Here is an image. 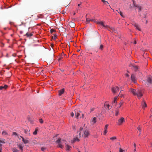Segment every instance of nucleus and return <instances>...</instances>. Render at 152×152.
I'll use <instances>...</instances> for the list:
<instances>
[{"mask_svg":"<svg viewBox=\"0 0 152 152\" xmlns=\"http://www.w3.org/2000/svg\"><path fill=\"white\" fill-rule=\"evenodd\" d=\"M95 47L96 48L102 50L103 48V45L101 44V41L100 38V36L99 35L98 42L96 45Z\"/></svg>","mask_w":152,"mask_h":152,"instance_id":"nucleus-1","label":"nucleus"},{"mask_svg":"<svg viewBox=\"0 0 152 152\" xmlns=\"http://www.w3.org/2000/svg\"><path fill=\"white\" fill-rule=\"evenodd\" d=\"M65 141V140H61V139H58L56 141V142L58 144V146L59 147L61 148H64V145H62L63 142Z\"/></svg>","mask_w":152,"mask_h":152,"instance_id":"nucleus-2","label":"nucleus"},{"mask_svg":"<svg viewBox=\"0 0 152 152\" xmlns=\"http://www.w3.org/2000/svg\"><path fill=\"white\" fill-rule=\"evenodd\" d=\"M136 95L137 96L138 99H140L143 96V94L140 90L137 89Z\"/></svg>","mask_w":152,"mask_h":152,"instance_id":"nucleus-3","label":"nucleus"},{"mask_svg":"<svg viewBox=\"0 0 152 152\" xmlns=\"http://www.w3.org/2000/svg\"><path fill=\"white\" fill-rule=\"evenodd\" d=\"M31 22V20L28 18H27L24 21L22 22L21 24L20 25V26H21L22 25H23L24 26H26V24H30V23Z\"/></svg>","mask_w":152,"mask_h":152,"instance_id":"nucleus-4","label":"nucleus"},{"mask_svg":"<svg viewBox=\"0 0 152 152\" xmlns=\"http://www.w3.org/2000/svg\"><path fill=\"white\" fill-rule=\"evenodd\" d=\"M136 79L137 77L134 74H132L131 76V80L133 82L135 83Z\"/></svg>","mask_w":152,"mask_h":152,"instance_id":"nucleus-5","label":"nucleus"},{"mask_svg":"<svg viewBox=\"0 0 152 152\" xmlns=\"http://www.w3.org/2000/svg\"><path fill=\"white\" fill-rule=\"evenodd\" d=\"M125 121L123 117H121L120 119H119L118 120L117 124L119 125H120L122 124V123Z\"/></svg>","mask_w":152,"mask_h":152,"instance_id":"nucleus-6","label":"nucleus"},{"mask_svg":"<svg viewBox=\"0 0 152 152\" xmlns=\"http://www.w3.org/2000/svg\"><path fill=\"white\" fill-rule=\"evenodd\" d=\"M119 90V88L117 86L113 87L112 89V91L114 93H116Z\"/></svg>","mask_w":152,"mask_h":152,"instance_id":"nucleus-7","label":"nucleus"},{"mask_svg":"<svg viewBox=\"0 0 152 152\" xmlns=\"http://www.w3.org/2000/svg\"><path fill=\"white\" fill-rule=\"evenodd\" d=\"M89 134V131L87 130H86L84 132V134L82 136L84 137H87L88 136Z\"/></svg>","mask_w":152,"mask_h":152,"instance_id":"nucleus-8","label":"nucleus"},{"mask_svg":"<svg viewBox=\"0 0 152 152\" xmlns=\"http://www.w3.org/2000/svg\"><path fill=\"white\" fill-rule=\"evenodd\" d=\"M74 112H75V117L77 118H78L79 117H80V113H81V112L80 111H75L74 110Z\"/></svg>","mask_w":152,"mask_h":152,"instance_id":"nucleus-9","label":"nucleus"},{"mask_svg":"<svg viewBox=\"0 0 152 152\" xmlns=\"http://www.w3.org/2000/svg\"><path fill=\"white\" fill-rule=\"evenodd\" d=\"M129 91L130 92L132 93V94L133 95L135 96L136 93L137 91V89L135 90L133 88H131L129 90Z\"/></svg>","mask_w":152,"mask_h":152,"instance_id":"nucleus-10","label":"nucleus"},{"mask_svg":"<svg viewBox=\"0 0 152 152\" xmlns=\"http://www.w3.org/2000/svg\"><path fill=\"white\" fill-rule=\"evenodd\" d=\"M80 137V132L79 134V137L77 136L76 137H75L74 139V140L73 142V143L75 142V141H79V139H78V137Z\"/></svg>","mask_w":152,"mask_h":152,"instance_id":"nucleus-11","label":"nucleus"},{"mask_svg":"<svg viewBox=\"0 0 152 152\" xmlns=\"http://www.w3.org/2000/svg\"><path fill=\"white\" fill-rule=\"evenodd\" d=\"M97 24L99 25H101L104 27H108V26L107 25H105L104 24L103 22L102 21L98 22H97Z\"/></svg>","mask_w":152,"mask_h":152,"instance_id":"nucleus-12","label":"nucleus"},{"mask_svg":"<svg viewBox=\"0 0 152 152\" xmlns=\"http://www.w3.org/2000/svg\"><path fill=\"white\" fill-rule=\"evenodd\" d=\"M147 81L149 83L152 84V77H148L147 79Z\"/></svg>","mask_w":152,"mask_h":152,"instance_id":"nucleus-13","label":"nucleus"},{"mask_svg":"<svg viewBox=\"0 0 152 152\" xmlns=\"http://www.w3.org/2000/svg\"><path fill=\"white\" fill-rule=\"evenodd\" d=\"M96 117H94L91 120V124L93 125L96 122Z\"/></svg>","mask_w":152,"mask_h":152,"instance_id":"nucleus-14","label":"nucleus"},{"mask_svg":"<svg viewBox=\"0 0 152 152\" xmlns=\"http://www.w3.org/2000/svg\"><path fill=\"white\" fill-rule=\"evenodd\" d=\"M69 26L72 28H74L75 27V23L72 22H70L69 23Z\"/></svg>","mask_w":152,"mask_h":152,"instance_id":"nucleus-15","label":"nucleus"},{"mask_svg":"<svg viewBox=\"0 0 152 152\" xmlns=\"http://www.w3.org/2000/svg\"><path fill=\"white\" fill-rule=\"evenodd\" d=\"M108 124H106L104 128V135H105L107 133V127H108Z\"/></svg>","mask_w":152,"mask_h":152,"instance_id":"nucleus-16","label":"nucleus"},{"mask_svg":"<svg viewBox=\"0 0 152 152\" xmlns=\"http://www.w3.org/2000/svg\"><path fill=\"white\" fill-rule=\"evenodd\" d=\"M20 137L22 139V141L23 142L24 144H26L28 143L29 142V141L25 139L22 136H20Z\"/></svg>","mask_w":152,"mask_h":152,"instance_id":"nucleus-17","label":"nucleus"},{"mask_svg":"<svg viewBox=\"0 0 152 152\" xmlns=\"http://www.w3.org/2000/svg\"><path fill=\"white\" fill-rule=\"evenodd\" d=\"M134 26L136 28V29H137L139 31H140L141 30L140 28V26L138 24L135 23L134 24Z\"/></svg>","mask_w":152,"mask_h":152,"instance_id":"nucleus-18","label":"nucleus"},{"mask_svg":"<svg viewBox=\"0 0 152 152\" xmlns=\"http://www.w3.org/2000/svg\"><path fill=\"white\" fill-rule=\"evenodd\" d=\"M86 20L87 22H88L89 21H92L93 22H96V20L95 19H91L89 18H87L86 17Z\"/></svg>","mask_w":152,"mask_h":152,"instance_id":"nucleus-19","label":"nucleus"},{"mask_svg":"<svg viewBox=\"0 0 152 152\" xmlns=\"http://www.w3.org/2000/svg\"><path fill=\"white\" fill-rule=\"evenodd\" d=\"M142 108H144L147 107V105L146 103L143 101L142 103Z\"/></svg>","mask_w":152,"mask_h":152,"instance_id":"nucleus-20","label":"nucleus"},{"mask_svg":"<svg viewBox=\"0 0 152 152\" xmlns=\"http://www.w3.org/2000/svg\"><path fill=\"white\" fill-rule=\"evenodd\" d=\"M64 91V88H63L62 89L60 90L59 91V95H61V94H63Z\"/></svg>","mask_w":152,"mask_h":152,"instance_id":"nucleus-21","label":"nucleus"},{"mask_svg":"<svg viewBox=\"0 0 152 152\" xmlns=\"http://www.w3.org/2000/svg\"><path fill=\"white\" fill-rule=\"evenodd\" d=\"M8 87L7 85H4V86H0V90H2L3 89H6Z\"/></svg>","mask_w":152,"mask_h":152,"instance_id":"nucleus-22","label":"nucleus"},{"mask_svg":"<svg viewBox=\"0 0 152 152\" xmlns=\"http://www.w3.org/2000/svg\"><path fill=\"white\" fill-rule=\"evenodd\" d=\"M66 150L67 151H69L70 150V148H71V147L68 145H66Z\"/></svg>","mask_w":152,"mask_h":152,"instance_id":"nucleus-23","label":"nucleus"},{"mask_svg":"<svg viewBox=\"0 0 152 152\" xmlns=\"http://www.w3.org/2000/svg\"><path fill=\"white\" fill-rule=\"evenodd\" d=\"M13 152H20L19 151L15 148H13L12 149Z\"/></svg>","mask_w":152,"mask_h":152,"instance_id":"nucleus-24","label":"nucleus"},{"mask_svg":"<svg viewBox=\"0 0 152 152\" xmlns=\"http://www.w3.org/2000/svg\"><path fill=\"white\" fill-rule=\"evenodd\" d=\"M2 135L5 136H7L8 135V134L6 131H4L2 132Z\"/></svg>","mask_w":152,"mask_h":152,"instance_id":"nucleus-25","label":"nucleus"},{"mask_svg":"<svg viewBox=\"0 0 152 152\" xmlns=\"http://www.w3.org/2000/svg\"><path fill=\"white\" fill-rule=\"evenodd\" d=\"M17 145L21 151H23V147L20 144H17Z\"/></svg>","mask_w":152,"mask_h":152,"instance_id":"nucleus-26","label":"nucleus"},{"mask_svg":"<svg viewBox=\"0 0 152 152\" xmlns=\"http://www.w3.org/2000/svg\"><path fill=\"white\" fill-rule=\"evenodd\" d=\"M133 67L134 68V70L135 71H137V70H138L139 69V67L137 66H136V65L133 66Z\"/></svg>","mask_w":152,"mask_h":152,"instance_id":"nucleus-27","label":"nucleus"},{"mask_svg":"<svg viewBox=\"0 0 152 152\" xmlns=\"http://www.w3.org/2000/svg\"><path fill=\"white\" fill-rule=\"evenodd\" d=\"M108 27L110 29V30L108 29V30H109L110 31H111L112 32H113L115 31V29L113 27H109L108 26Z\"/></svg>","mask_w":152,"mask_h":152,"instance_id":"nucleus-28","label":"nucleus"},{"mask_svg":"<svg viewBox=\"0 0 152 152\" xmlns=\"http://www.w3.org/2000/svg\"><path fill=\"white\" fill-rule=\"evenodd\" d=\"M115 115L116 116H117L118 114V113H119V110H118V109H116L115 110Z\"/></svg>","mask_w":152,"mask_h":152,"instance_id":"nucleus-29","label":"nucleus"},{"mask_svg":"<svg viewBox=\"0 0 152 152\" xmlns=\"http://www.w3.org/2000/svg\"><path fill=\"white\" fill-rule=\"evenodd\" d=\"M26 35L28 37L31 36L32 35V34L31 33H27Z\"/></svg>","mask_w":152,"mask_h":152,"instance_id":"nucleus-30","label":"nucleus"},{"mask_svg":"<svg viewBox=\"0 0 152 152\" xmlns=\"http://www.w3.org/2000/svg\"><path fill=\"white\" fill-rule=\"evenodd\" d=\"M133 4H134V6L138 7L139 8V9L140 11L141 10V7H139L137 5H136L134 4V2H133Z\"/></svg>","mask_w":152,"mask_h":152,"instance_id":"nucleus-31","label":"nucleus"},{"mask_svg":"<svg viewBox=\"0 0 152 152\" xmlns=\"http://www.w3.org/2000/svg\"><path fill=\"white\" fill-rule=\"evenodd\" d=\"M5 143V142L4 141L2 140H0V147H2V145L1 144V143Z\"/></svg>","mask_w":152,"mask_h":152,"instance_id":"nucleus-32","label":"nucleus"},{"mask_svg":"<svg viewBox=\"0 0 152 152\" xmlns=\"http://www.w3.org/2000/svg\"><path fill=\"white\" fill-rule=\"evenodd\" d=\"M116 139V137H113L110 138V139L113 140Z\"/></svg>","mask_w":152,"mask_h":152,"instance_id":"nucleus-33","label":"nucleus"},{"mask_svg":"<svg viewBox=\"0 0 152 152\" xmlns=\"http://www.w3.org/2000/svg\"><path fill=\"white\" fill-rule=\"evenodd\" d=\"M118 12L120 14L121 16L122 17L123 16V13L121 11H120V10H119V11H118Z\"/></svg>","mask_w":152,"mask_h":152,"instance_id":"nucleus-34","label":"nucleus"},{"mask_svg":"<svg viewBox=\"0 0 152 152\" xmlns=\"http://www.w3.org/2000/svg\"><path fill=\"white\" fill-rule=\"evenodd\" d=\"M46 148L45 147H42L41 148V150L42 151H44Z\"/></svg>","mask_w":152,"mask_h":152,"instance_id":"nucleus-35","label":"nucleus"},{"mask_svg":"<svg viewBox=\"0 0 152 152\" xmlns=\"http://www.w3.org/2000/svg\"><path fill=\"white\" fill-rule=\"evenodd\" d=\"M116 101L115 100H114L113 101V102H112V104H115V106L116 105Z\"/></svg>","mask_w":152,"mask_h":152,"instance_id":"nucleus-36","label":"nucleus"},{"mask_svg":"<svg viewBox=\"0 0 152 152\" xmlns=\"http://www.w3.org/2000/svg\"><path fill=\"white\" fill-rule=\"evenodd\" d=\"M37 129H36L35 130V131H34L33 133V134L34 135H36L37 134Z\"/></svg>","mask_w":152,"mask_h":152,"instance_id":"nucleus-37","label":"nucleus"},{"mask_svg":"<svg viewBox=\"0 0 152 152\" xmlns=\"http://www.w3.org/2000/svg\"><path fill=\"white\" fill-rule=\"evenodd\" d=\"M137 129L140 132H141V129L140 126L138 127L137 128Z\"/></svg>","mask_w":152,"mask_h":152,"instance_id":"nucleus-38","label":"nucleus"},{"mask_svg":"<svg viewBox=\"0 0 152 152\" xmlns=\"http://www.w3.org/2000/svg\"><path fill=\"white\" fill-rule=\"evenodd\" d=\"M29 131L30 130H29L28 131V130L26 129L24 130V133L26 134H27L28 132H29Z\"/></svg>","mask_w":152,"mask_h":152,"instance_id":"nucleus-39","label":"nucleus"},{"mask_svg":"<svg viewBox=\"0 0 152 152\" xmlns=\"http://www.w3.org/2000/svg\"><path fill=\"white\" fill-rule=\"evenodd\" d=\"M55 31V30L53 29H52L50 30V32L51 33H52L54 32Z\"/></svg>","mask_w":152,"mask_h":152,"instance_id":"nucleus-40","label":"nucleus"},{"mask_svg":"<svg viewBox=\"0 0 152 152\" xmlns=\"http://www.w3.org/2000/svg\"><path fill=\"white\" fill-rule=\"evenodd\" d=\"M101 1L105 4H106V3H108V2L107 1H105V0H101Z\"/></svg>","mask_w":152,"mask_h":152,"instance_id":"nucleus-41","label":"nucleus"},{"mask_svg":"<svg viewBox=\"0 0 152 152\" xmlns=\"http://www.w3.org/2000/svg\"><path fill=\"white\" fill-rule=\"evenodd\" d=\"M57 38V35H56V34H55V35L54 36V37H53V39H55Z\"/></svg>","mask_w":152,"mask_h":152,"instance_id":"nucleus-42","label":"nucleus"},{"mask_svg":"<svg viewBox=\"0 0 152 152\" xmlns=\"http://www.w3.org/2000/svg\"><path fill=\"white\" fill-rule=\"evenodd\" d=\"M39 122L41 123L42 124L43 122V120H42V119H39Z\"/></svg>","mask_w":152,"mask_h":152,"instance_id":"nucleus-43","label":"nucleus"},{"mask_svg":"<svg viewBox=\"0 0 152 152\" xmlns=\"http://www.w3.org/2000/svg\"><path fill=\"white\" fill-rule=\"evenodd\" d=\"M12 135H16V136H17L18 134L15 132H13V133H12Z\"/></svg>","mask_w":152,"mask_h":152,"instance_id":"nucleus-44","label":"nucleus"},{"mask_svg":"<svg viewBox=\"0 0 152 152\" xmlns=\"http://www.w3.org/2000/svg\"><path fill=\"white\" fill-rule=\"evenodd\" d=\"M123 151L124 150L123 149H121V148H120L119 152H123Z\"/></svg>","mask_w":152,"mask_h":152,"instance_id":"nucleus-45","label":"nucleus"},{"mask_svg":"<svg viewBox=\"0 0 152 152\" xmlns=\"http://www.w3.org/2000/svg\"><path fill=\"white\" fill-rule=\"evenodd\" d=\"M123 102H121L120 103H119V104H120V107H121V105L123 104Z\"/></svg>","mask_w":152,"mask_h":152,"instance_id":"nucleus-46","label":"nucleus"},{"mask_svg":"<svg viewBox=\"0 0 152 152\" xmlns=\"http://www.w3.org/2000/svg\"><path fill=\"white\" fill-rule=\"evenodd\" d=\"M71 116H72V117H73L74 116V113L73 112H72L71 114Z\"/></svg>","mask_w":152,"mask_h":152,"instance_id":"nucleus-47","label":"nucleus"},{"mask_svg":"<svg viewBox=\"0 0 152 152\" xmlns=\"http://www.w3.org/2000/svg\"><path fill=\"white\" fill-rule=\"evenodd\" d=\"M117 96H115L114 97V100H115L116 101V99H117Z\"/></svg>","mask_w":152,"mask_h":152,"instance_id":"nucleus-48","label":"nucleus"},{"mask_svg":"<svg viewBox=\"0 0 152 152\" xmlns=\"http://www.w3.org/2000/svg\"><path fill=\"white\" fill-rule=\"evenodd\" d=\"M134 147L135 148H136V145L135 144V143H134Z\"/></svg>","mask_w":152,"mask_h":152,"instance_id":"nucleus-49","label":"nucleus"},{"mask_svg":"<svg viewBox=\"0 0 152 152\" xmlns=\"http://www.w3.org/2000/svg\"><path fill=\"white\" fill-rule=\"evenodd\" d=\"M83 129V128L82 127H81L80 128V131L82 130Z\"/></svg>","mask_w":152,"mask_h":152,"instance_id":"nucleus-50","label":"nucleus"},{"mask_svg":"<svg viewBox=\"0 0 152 152\" xmlns=\"http://www.w3.org/2000/svg\"><path fill=\"white\" fill-rule=\"evenodd\" d=\"M2 147H0V152H1L2 151Z\"/></svg>","mask_w":152,"mask_h":152,"instance_id":"nucleus-51","label":"nucleus"},{"mask_svg":"<svg viewBox=\"0 0 152 152\" xmlns=\"http://www.w3.org/2000/svg\"><path fill=\"white\" fill-rule=\"evenodd\" d=\"M107 107L109 109V107H110L109 104H107Z\"/></svg>","mask_w":152,"mask_h":152,"instance_id":"nucleus-52","label":"nucleus"},{"mask_svg":"<svg viewBox=\"0 0 152 152\" xmlns=\"http://www.w3.org/2000/svg\"><path fill=\"white\" fill-rule=\"evenodd\" d=\"M94 110V108H92L91 109V111H93Z\"/></svg>","mask_w":152,"mask_h":152,"instance_id":"nucleus-53","label":"nucleus"},{"mask_svg":"<svg viewBox=\"0 0 152 152\" xmlns=\"http://www.w3.org/2000/svg\"><path fill=\"white\" fill-rule=\"evenodd\" d=\"M66 12V10H63V13L64 12L65 13Z\"/></svg>","mask_w":152,"mask_h":152,"instance_id":"nucleus-54","label":"nucleus"},{"mask_svg":"<svg viewBox=\"0 0 152 152\" xmlns=\"http://www.w3.org/2000/svg\"><path fill=\"white\" fill-rule=\"evenodd\" d=\"M17 136L18 138H19L20 137V136L19 134H18Z\"/></svg>","mask_w":152,"mask_h":152,"instance_id":"nucleus-55","label":"nucleus"},{"mask_svg":"<svg viewBox=\"0 0 152 152\" xmlns=\"http://www.w3.org/2000/svg\"><path fill=\"white\" fill-rule=\"evenodd\" d=\"M126 76L127 77H129V75L127 74H126Z\"/></svg>","mask_w":152,"mask_h":152,"instance_id":"nucleus-56","label":"nucleus"},{"mask_svg":"<svg viewBox=\"0 0 152 152\" xmlns=\"http://www.w3.org/2000/svg\"><path fill=\"white\" fill-rule=\"evenodd\" d=\"M13 23L12 22H10V23L12 25V24Z\"/></svg>","mask_w":152,"mask_h":152,"instance_id":"nucleus-57","label":"nucleus"},{"mask_svg":"<svg viewBox=\"0 0 152 152\" xmlns=\"http://www.w3.org/2000/svg\"><path fill=\"white\" fill-rule=\"evenodd\" d=\"M61 58H58V60L59 61H60L61 59Z\"/></svg>","mask_w":152,"mask_h":152,"instance_id":"nucleus-58","label":"nucleus"},{"mask_svg":"<svg viewBox=\"0 0 152 152\" xmlns=\"http://www.w3.org/2000/svg\"><path fill=\"white\" fill-rule=\"evenodd\" d=\"M134 44H136V41L135 40L134 41Z\"/></svg>","mask_w":152,"mask_h":152,"instance_id":"nucleus-59","label":"nucleus"},{"mask_svg":"<svg viewBox=\"0 0 152 152\" xmlns=\"http://www.w3.org/2000/svg\"><path fill=\"white\" fill-rule=\"evenodd\" d=\"M136 151V148H134V152H135V151Z\"/></svg>","mask_w":152,"mask_h":152,"instance_id":"nucleus-60","label":"nucleus"},{"mask_svg":"<svg viewBox=\"0 0 152 152\" xmlns=\"http://www.w3.org/2000/svg\"><path fill=\"white\" fill-rule=\"evenodd\" d=\"M120 88L121 89H122L123 88V87L122 86H121L120 87Z\"/></svg>","mask_w":152,"mask_h":152,"instance_id":"nucleus-61","label":"nucleus"},{"mask_svg":"<svg viewBox=\"0 0 152 152\" xmlns=\"http://www.w3.org/2000/svg\"><path fill=\"white\" fill-rule=\"evenodd\" d=\"M28 135H29V136H30V132L28 133Z\"/></svg>","mask_w":152,"mask_h":152,"instance_id":"nucleus-62","label":"nucleus"},{"mask_svg":"<svg viewBox=\"0 0 152 152\" xmlns=\"http://www.w3.org/2000/svg\"><path fill=\"white\" fill-rule=\"evenodd\" d=\"M51 46L52 47H53V45L51 44Z\"/></svg>","mask_w":152,"mask_h":152,"instance_id":"nucleus-63","label":"nucleus"},{"mask_svg":"<svg viewBox=\"0 0 152 152\" xmlns=\"http://www.w3.org/2000/svg\"><path fill=\"white\" fill-rule=\"evenodd\" d=\"M80 4H78V7H79V6H80Z\"/></svg>","mask_w":152,"mask_h":152,"instance_id":"nucleus-64","label":"nucleus"}]
</instances>
